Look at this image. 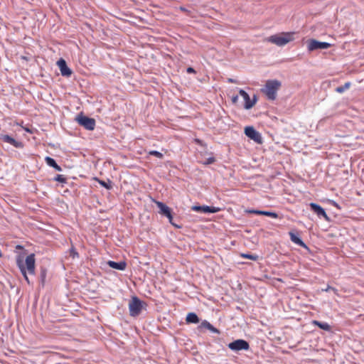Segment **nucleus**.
I'll return each mask as SVG.
<instances>
[{"instance_id":"1","label":"nucleus","mask_w":364,"mask_h":364,"mask_svg":"<svg viewBox=\"0 0 364 364\" xmlns=\"http://www.w3.org/2000/svg\"><path fill=\"white\" fill-rule=\"evenodd\" d=\"M35 263L36 259L34 254H30L28 255L25 259V262H23V257L21 255H18L16 257V265L19 268L28 284L30 283V281L27 276V273L29 274H34L36 267Z\"/></svg>"},{"instance_id":"2","label":"nucleus","mask_w":364,"mask_h":364,"mask_svg":"<svg viewBox=\"0 0 364 364\" xmlns=\"http://www.w3.org/2000/svg\"><path fill=\"white\" fill-rule=\"evenodd\" d=\"M281 85V82L277 80H269L266 82L264 87L261 90L267 95L269 100H274L277 97V92Z\"/></svg>"},{"instance_id":"3","label":"nucleus","mask_w":364,"mask_h":364,"mask_svg":"<svg viewBox=\"0 0 364 364\" xmlns=\"http://www.w3.org/2000/svg\"><path fill=\"white\" fill-rule=\"evenodd\" d=\"M147 304L145 301H141L137 296H134L129 301V314L131 316L136 317L144 309H146Z\"/></svg>"},{"instance_id":"4","label":"nucleus","mask_w":364,"mask_h":364,"mask_svg":"<svg viewBox=\"0 0 364 364\" xmlns=\"http://www.w3.org/2000/svg\"><path fill=\"white\" fill-rule=\"evenodd\" d=\"M294 33H282L268 38V41L278 46H284L294 40Z\"/></svg>"},{"instance_id":"5","label":"nucleus","mask_w":364,"mask_h":364,"mask_svg":"<svg viewBox=\"0 0 364 364\" xmlns=\"http://www.w3.org/2000/svg\"><path fill=\"white\" fill-rule=\"evenodd\" d=\"M157 207L159 208V213L164 216H166L169 223L177 228H181V225H178L173 221L172 210L167 206L165 203L159 201L156 202Z\"/></svg>"},{"instance_id":"6","label":"nucleus","mask_w":364,"mask_h":364,"mask_svg":"<svg viewBox=\"0 0 364 364\" xmlns=\"http://www.w3.org/2000/svg\"><path fill=\"white\" fill-rule=\"evenodd\" d=\"M77 123L87 130H93L95 127V120L92 118L88 117L80 114L76 117Z\"/></svg>"},{"instance_id":"7","label":"nucleus","mask_w":364,"mask_h":364,"mask_svg":"<svg viewBox=\"0 0 364 364\" xmlns=\"http://www.w3.org/2000/svg\"><path fill=\"white\" fill-rule=\"evenodd\" d=\"M331 46V44L327 42H320L315 39H309L307 41V47L309 51L316 50L327 49Z\"/></svg>"},{"instance_id":"8","label":"nucleus","mask_w":364,"mask_h":364,"mask_svg":"<svg viewBox=\"0 0 364 364\" xmlns=\"http://www.w3.org/2000/svg\"><path fill=\"white\" fill-rule=\"evenodd\" d=\"M228 348L234 351H239L242 350H247L250 348V344L247 341L243 339H237L228 344Z\"/></svg>"},{"instance_id":"9","label":"nucleus","mask_w":364,"mask_h":364,"mask_svg":"<svg viewBox=\"0 0 364 364\" xmlns=\"http://www.w3.org/2000/svg\"><path fill=\"white\" fill-rule=\"evenodd\" d=\"M245 134L250 139H252L258 144L262 143V138L259 132H258L253 127H246L245 128Z\"/></svg>"},{"instance_id":"10","label":"nucleus","mask_w":364,"mask_h":364,"mask_svg":"<svg viewBox=\"0 0 364 364\" xmlns=\"http://www.w3.org/2000/svg\"><path fill=\"white\" fill-rule=\"evenodd\" d=\"M309 206L311 208V210L314 213H315L318 215V217H323L325 219V220L328 222L331 221L330 218L327 215L325 210L321 205L314 203H311L309 204Z\"/></svg>"},{"instance_id":"11","label":"nucleus","mask_w":364,"mask_h":364,"mask_svg":"<svg viewBox=\"0 0 364 364\" xmlns=\"http://www.w3.org/2000/svg\"><path fill=\"white\" fill-rule=\"evenodd\" d=\"M191 209L196 212L204 213H215L220 210V208L208 205H193Z\"/></svg>"},{"instance_id":"12","label":"nucleus","mask_w":364,"mask_h":364,"mask_svg":"<svg viewBox=\"0 0 364 364\" xmlns=\"http://www.w3.org/2000/svg\"><path fill=\"white\" fill-rule=\"evenodd\" d=\"M57 65L60 70V73L64 77H70L72 74V70L68 67L65 60L60 58L58 60Z\"/></svg>"},{"instance_id":"13","label":"nucleus","mask_w":364,"mask_h":364,"mask_svg":"<svg viewBox=\"0 0 364 364\" xmlns=\"http://www.w3.org/2000/svg\"><path fill=\"white\" fill-rule=\"evenodd\" d=\"M0 139L3 141L10 144L16 148L21 149L23 147V144L21 141H16L15 139L8 134L1 135Z\"/></svg>"},{"instance_id":"14","label":"nucleus","mask_w":364,"mask_h":364,"mask_svg":"<svg viewBox=\"0 0 364 364\" xmlns=\"http://www.w3.org/2000/svg\"><path fill=\"white\" fill-rule=\"evenodd\" d=\"M203 328H207L213 333L220 334V331L215 328L212 324H210L206 320H204L200 323V324L198 326V330L201 331Z\"/></svg>"},{"instance_id":"15","label":"nucleus","mask_w":364,"mask_h":364,"mask_svg":"<svg viewBox=\"0 0 364 364\" xmlns=\"http://www.w3.org/2000/svg\"><path fill=\"white\" fill-rule=\"evenodd\" d=\"M289 236H290V239L291 240L299 245L300 247H302L306 250H309V247H307V245L302 241V240L299 237L297 236L295 233L292 232H289Z\"/></svg>"},{"instance_id":"16","label":"nucleus","mask_w":364,"mask_h":364,"mask_svg":"<svg viewBox=\"0 0 364 364\" xmlns=\"http://www.w3.org/2000/svg\"><path fill=\"white\" fill-rule=\"evenodd\" d=\"M186 321L187 323H199L200 320L196 313L191 312L187 314Z\"/></svg>"},{"instance_id":"17","label":"nucleus","mask_w":364,"mask_h":364,"mask_svg":"<svg viewBox=\"0 0 364 364\" xmlns=\"http://www.w3.org/2000/svg\"><path fill=\"white\" fill-rule=\"evenodd\" d=\"M312 323L314 326H318V328H320L322 330H324V331H331V326L328 323H327L326 322H322V321L314 320L312 321Z\"/></svg>"},{"instance_id":"18","label":"nucleus","mask_w":364,"mask_h":364,"mask_svg":"<svg viewBox=\"0 0 364 364\" xmlns=\"http://www.w3.org/2000/svg\"><path fill=\"white\" fill-rule=\"evenodd\" d=\"M45 161L49 166L54 168L56 171H62L61 167L57 164L56 161L53 158L50 156H46Z\"/></svg>"},{"instance_id":"19","label":"nucleus","mask_w":364,"mask_h":364,"mask_svg":"<svg viewBox=\"0 0 364 364\" xmlns=\"http://www.w3.org/2000/svg\"><path fill=\"white\" fill-rule=\"evenodd\" d=\"M239 94L243 97L245 100V105H247L250 102V97L247 92L244 90L240 89L239 91Z\"/></svg>"},{"instance_id":"20","label":"nucleus","mask_w":364,"mask_h":364,"mask_svg":"<svg viewBox=\"0 0 364 364\" xmlns=\"http://www.w3.org/2000/svg\"><path fill=\"white\" fill-rule=\"evenodd\" d=\"M257 101V96L256 95H254L252 99V100L250 99V102L248 103L247 105H244V108L246 109H251L252 107H253L255 106Z\"/></svg>"},{"instance_id":"21","label":"nucleus","mask_w":364,"mask_h":364,"mask_svg":"<svg viewBox=\"0 0 364 364\" xmlns=\"http://www.w3.org/2000/svg\"><path fill=\"white\" fill-rule=\"evenodd\" d=\"M127 267V262L124 260L115 262V269L124 270Z\"/></svg>"},{"instance_id":"22","label":"nucleus","mask_w":364,"mask_h":364,"mask_svg":"<svg viewBox=\"0 0 364 364\" xmlns=\"http://www.w3.org/2000/svg\"><path fill=\"white\" fill-rule=\"evenodd\" d=\"M350 85H351V84H350V82H346L343 85H342V86H339V87H337L336 88V91L337 92L342 93V92H343L344 91H346V90H348V89L350 87Z\"/></svg>"},{"instance_id":"23","label":"nucleus","mask_w":364,"mask_h":364,"mask_svg":"<svg viewBox=\"0 0 364 364\" xmlns=\"http://www.w3.org/2000/svg\"><path fill=\"white\" fill-rule=\"evenodd\" d=\"M241 257L243 258L250 259L253 261H257L259 257L258 255H257L245 254V253L241 254Z\"/></svg>"},{"instance_id":"24","label":"nucleus","mask_w":364,"mask_h":364,"mask_svg":"<svg viewBox=\"0 0 364 364\" xmlns=\"http://www.w3.org/2000/svg\"><path fill=\"white\" fill-rule=\"evenodd\" d=\"M261 215L269 216V217H272V218H278V214L277 213L270 212V211H266V210H262Z\"/></svg>"},{"instance_id":"25","label":"nucleus","mask_w":364,"mask_h":364,"mask_svg":"<svg viewBox=\"0 0 364 364\" xmlns=\"http://www.w3.org/2000/svg\"><path fill=\"white\" fill-rule=\"evenodd\" d=\"M149 154L154 156H156V157H157L159 159H162L163 156H164L163 154L159 152V151H150L149 152Z\"/></svg>"},{"instance_id":"26","label":"nucleus","mask_w":364,"mask_h":364,"mask_svg":"<svg viewBox=\"0 0 364 364\" xmlns=\"http://www.w3.org/2000/svg\"><path fill=\"white\" fill-rule=\"evenodd\" d=\"M54 181L60 182V183H65L66 182V178L63 175H57L55 177Z\"/></svg>"},{"instance_id":"27","label":"nucleus","mask_w":364,"mask_h":364,"mask_svg":"<svg viewBox=\"0 0 364 364\" xmlns=\"http://www.w3.org/2000/svg\"><path fill=\"white\" fill-rule=\"evenodd\" d=\"M215 161V157H209V158H208L206 159L205 161L203 162V164L209 165V164H213Z\"/></svg>"},{"instance_id":"28","label":"nucleus","mask_w":364,"mask_h":364,"mask_svg":"<svg viewBox=\"0 0 364 364\" xmlns=\"http://www.w3.org/2000/svg\"><path fill=\"white\" fill-rule=\"evenodd\" d=\"M70 256H71L73 258L78 257L79 255L77 252V251L73 247L70 250Z\"/></svg>"},{"instance_id":"29","label":"nucleus","mask_w":364,"mask_h":364,"mask_svg":"<svg viewBox=\"0 0 364 364\" xmlns=\"http://www.w3.org/2000/svg\"><path fill=\"white\" fill-rule=\"evenodd\" d=\"M100 183L107 188V189H109L111 188L112 181H108L107 182L101 181Z\"/></svg>"},{"instance_id":"30","label":"nucleus","mask_w":364,"mask_h":364,"mask_svg":"<svg viewBox=\"0 0 364 364\" xmlns=\"http://www.w3.org/2000/svg\"><path fill=\"white\" fill-rule=\"evenodd\" d=\"M247 213H253V214H255V215H261L262 210L252 209V210H247Z\"/></svg>"},{"instance_id":"31","label":"nucleus","mask_w":364,"mask_h":364,"mask_svg":"<svg viewBox=\"0 0 364 364\" xmlns=\"http://www.w3.org/2000/svg\"><path fill=\"white\" fill-rule=\"evenodd\" d=\"M187 73H196V70L192 67H188L187 68Z\"/></svg>"},{"instance_id":"32","label":"nucleus","mask_w":364,"mask_h":364,"mask_svg":"<svg viewBox=\"0 0 364 364\" xmlns=\"http://www.w3.org/2000/svg\"><path fill=\"white\" fill-rule=\"evenodd\" d=\"M237 100H238V96L237 95L233 96L232 97V102L233 104L237 103Z\"/></svg>"},{"instance_id":"33","label":"nucleus","mask_w":364,"mask_h":364,"mask_svg":"<svg viewBox=\"0 0 364 364\" xmlns=\"http://www.w3.org/2000/svg\"><path fill=\"white\" fill-rule=\"evenodd\" d=\"M107 264H108L110 267L114 268V261H112V260H109V261H108V262H107Z\"/></svg>"},{"instance_id":"34","label":"nucleus","mask_w":364,"mask_h":364,"mask_svg":"<svg viewBox=\"0 0 364 364\" xmlns=\"http://www.w3.org/2000/svg\"><path fill=\"white\" fill-rule=\"evenodd\" d=\"M228 82L230 83H235L236 80L232 78H228Z\"/></svg>"},{"instance_id":"35","label":"nucleus","mask_w":364,"mask_h":364,"mask_svg":"<svg viewBox=\"0 0 364 364\" xmlns=\"http://www.w3.org/2000/svg\"><path fill=\"white\" fill-rule=\"evenodd\" d=\"M180 10H181V11H184V12L188 11V10H187L186 8L182 7V6H181V7H180Z\"/></svg>"},{"instance_id":"36","label":"nucleus","mask_w":364,"mask_h":364,"mask_svg":"<svg viewBox=\"0 0 364 364\" xmlns=\"http://www.w3.org/2000/svg\"><path fill=\"white\" fill-rule=\"evenodd\" d=\"M331 288H332V287L328 286L327 288L325 289V291H328L331 290Z\"/></svg>"},{"instance_id":"37","label":"nucleus","mask_w":364,"mask_h":364,"mask_svg":"<svg viewBox=\"0 0 364 364\" xmlns=\"http://www.w3.org/2000/svg\"><path fill=\"white\" fill-rule=\"evenodd\" d=\"M333 205H335L336 207L339 208L338 205L336 202L333 201Z\"/></svg>"},{"instance_id":"38","label":"nucleus","mask_w":364,"mask_h":364,"mask_svg":"<svg viewBox=\"0 0 364 364\" xmlns=\"http://www.w3.org/2000/svg\"><path fill=\"white\" fill-rule=\"evenodd\" d=\"M331 290H332V291H334L335 293H336L337 291V289H335L334 287H332Z\"/></svg>"},{"instance_id":"39","label":"nucleus","mask_w":364,"mask_h":364,"mask_svg":"<svg viewBox=\"0 0 364 364\" xmlns=\"http://www.w3.org/2000/svg\"><path fill=\"white\" fill-rule=\"evenodd\" d=\"M196 142L200 144H201V141L200 139H196Z\"/></svg>"},{"instance_id":"40","label":"nucleus","mask_w":364,"mask_h":364,"mask_svg":"<svg viewBox=\"0 0 364 364\" xmlns=\"http://www.w3.org/2000/svg\"><path fill=\"white\" fill-rule=\"evenodd\" d=\"M16 247H17V248H19V249H21V248H22V247H21V245H17V246H16Z\"/></svg>"},{"instance_id":"41","label":"nucleus","mask_w":364,"mask_h":364,"mask_svg":"<svg viewBox=\"0 0 364 364\" xmlns=\"http://www.w3.org/2000/svg\"><path fill=\"white\" fill-rule=\"evenodd\" d=\"M2 257V252H1V250H0V257Z\"/></svg>"}]
</instances>
